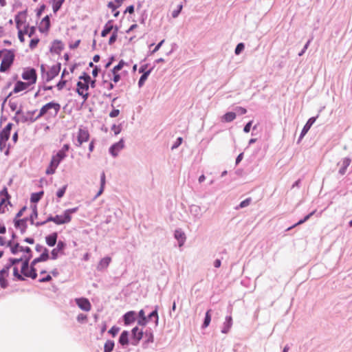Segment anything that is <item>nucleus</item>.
<instances>
[{"label": "nucleus", "mask_w": 352, "mask_h": 352, "mask_svg": "<svg viewBox=\"0 0 352 352\" xmlns=\"http://www.w3.org/2000/svg\"><path fill=\"white\" fill-rule=\"evenodd\" d=\"M19 251H24V252L27 253V256H23V260L22 266H21V273L25 276V272L28 270L30 268V260L32 257V250L29 247H23L19 245V243H16V244L12 247L11 248V252L13 254H16Z\"/></svg>", "instance_id": "1"}, {"label": "nucleus", "mask_w": 352, "mask_h": 352, "mask_svg": "<svg viewBox=\"0 0 352 352\" xmlns=\"http://www.w3.org/2000/svg\"><path fill=\"white\" fill-rule=\"evenodd\" d=\"M6 54L3 56L2 59L1 65H0V72H6L12 65L14 60V53L12 50H4Z\"/></svg>", "instance_id": "2"}, {"label": "nucleus", "mask_w": 352, "mask_h": 352, "mask_svg": "<svg viewBox=\"0 0 352 352\" xmlns=\"http://www.w3.org/2000/svg\"><path fill=\"white\" fill-rule=\"evenodd\" d=\"M53 109L55 111V115H56L60 109V105L59 103L55 102H50L43 106L40 109L39 113L35 119L31 120L32 122H34L38 118L43 116L48 110Z\"/></svg>", "instance_id": "3"}, {"label": "nucleus", "mask_w": 352, "mask_h": 352, "mask_svg": "<svg viewBox=\"0 0 352 352\" xmlns=\"http://www.w3.org/2000/svg\"><path fill=\"white\" fill-rule=\"evenodd\" d=\"M89 139V133L85 128H80L77 135V142L75 143L76 146H80L82 143L86 142Z\"/></svg>", "instance_id": "4"}, {"label": "nucleus", "mask_w": 352, "mask_h": 352, "mask_svg": "<svg viewBox=\"0 0 352 352\" xmlns=\"http://www.w3.org/2000/svg\"><path fill=\"white\" fill-rule=\"evenodd\" d=\"M23 79L29 80L30 85L36 83L37 79L36 72L34 68L28 69L22 74Z\"/></svg>", "instance_id": "5"}, {"label": "nucleus", "mask_w": 352, "mask_h": 352, "mask_svg": "<svg viewBox=\"0 0 352 352\" xmlns=\"http://www.w3.org/2000/svg\"><path fill=\"white\" fill-rule=\"evenodd\" d=\"M60 70V63L52 66L49 71L45 73V80L49 82L55 78L59 74Z\"/></svg>", "instance_id": "6"}, {"label": "nucleus", "mask_w": 352, "mask_h": 352, "mask_svg": "<svg viewBox=\"0 0 352 352\" xmlns=\"http://www.w3.org/2000/svg\"><path fill=\"white\" fill-rule=\"evenodd\" d=\"M124 147V142L123 139H121L118 142L113 144L109 148V153L113 157H116L118 155V153L123 149Z\"/></svg>", "instance_id": "7"}, {"label": "nucleus", "mask_w": 352, "mask_h": 352, "mask_svg": "<svg viewBox=\"0 0 352 352\" xmlns=\"http://www.w3.org/2000/svg\"><path fill=\"white\" fill-rule=\"evenodd\" d=\"M137 313L135 311H129L124 314L122 320L126 326L131 325L134 323L137 318Z\"/></svg>", "instance_id": "8"}, {"label": "nucleus", "mask_w": 352, "mask_h": 352, "mask_svg": "<svg viewBox=\"0 0 352 352\" xmlns=\"http://www.w3.org/2000/svg\"><path fill=\"white\" fill-rule=\"evenodd\" d=\"M158 319L157 307H155V309L153 311L146 316V324L153 323L155 325H157Z\"/></svg>", "instance_id": "9"}, {"label": "nucleus", "mask_w": 352, "mask_h": 352, "mask_svg": "<svg viewBox=\"0 0 352 352\" xmlns=\"http://www.w3.org/2000/svg\"><path fill=\"white\" fill-rule=\"evenodd\" d=\"M66 247V244L63 241H58L56 248H54L52 252V259H56L58 258V253L62 252Z\"/></svg>", "instance_id": "10"}, {"label": "nucleus", "mask_w": 352, "mask_h": 352, "mask_svg": "<svg viewBox=\"0 0 352 352\" xmlns=\"http://www.w3.org/2000/svg\"><path fill=\"white\" fill-rule=\"evenodd\" d=\"M316 118L317 117H311L310 118L308 121L307 122V123L305 124V125L304 126L302 131H301V133L300 135V137H299V140L298 141H300L305 135L306 133L308 132V131L310 129V128L311 127V126L314 124V123L316 122Z\"/></svg>", "instance_id": "11"}, {"label": "nucleus", "mask_w": 352, "mask_h": 352, "mask_svg": "<svg viewBox=\"0 0 352 352\" xmlns=\"http://www.w3.org/2000/svg\"><path fill=\"white\" fill-rule=\"evenodd\" d=\"M143 331H130V343L135 345L142 339Z\"/></svg>", "instance_id": "12"}, {"label": "nucleus", "mask_w": 352, "mask_h": 352, "mask_svg": "<svg viewBox=\"0 0 352 352\" xmlns=\"http://www.w3.org/2000/svg\"><path fill=\"white\" fill-rule=\"evenodd\" d=\"M28 220V218H23L21 219H14V226L16 228L21 229V232L22 234L25 232L26 228H27V224L26 222Z\"/></svg>", "instance_id": "13"}, {"label": "nucleus", "mask_w": 352, "mask_h": 352, "mask_svg": "<svg viewBox=\"0 0 352 352\" xmlns=\"http://www.w3.org/2000/svg\"><path fill=\"white\" fill-rule=\"evenodd\" d=\"M76 303L83 311H88L91 309V304L87 298H82L76 299Z\"/></svg>", "instance_id": "14"}, {"label": "nucleus", "mask_w": 352, "mask_h": 352, "mask_svg": "<svg viewBox=\"0 0 352 352\" xmlns=\"http://www.w3.org/2000/svg\"><path fill=\"white\" fill-rule=\"evenodd\" d=\"M49 251L47 248H45L44 252L40 255V256L34 258L32 261V265H36L38 263L46 261L49 259Z\"/></svg>", "instance_id": "15"}, {"label": "nucleus", "mask_w": 352, "mask_h": 352, "mask_svg": "<svg viewBox=\"0 0 352 352\" xmlns=\"http://www.w3.org/2000/svg\"><path fill=\"white\" fill-rule=\"evenodd\" d=\"M64 45L60 41L55 40L52 43V46L50 48V51L53 53L59 54L60 52L63 50Z\"/></svg>", "instance_id": "16"}, {"label": "nucleus", "mask_w": 352, "mask_h": 352, "mask_svg": "<svg viewBox=\"0 0 352 352\" xmlns=\"http://www.w3.org/2000/svg\"><path fill=\"white\" fill-rule=\"evenodd\" d=\"M174 236L178 241L179 246L182 247L186 241V235L184 232L181 229L176 230L175 231Z\"/></svg>", "instance_id": "17"}, {"label": "nucleus", "mask_w": 352, "mask_h": 352, "mask_svg": "<svg viewBox=\"0 0 352 352\" xmlns=\"http://www.w3.org/2000/svg\"><path fill=\"white\" fill-rule=\"evenodd\" d=\"M71 216L56 215L54 217V223L57 225L67 223L71 221Z\"/></svg>", "instance_id": "18"}, {"label": "nucleus", "mask_w": 352, "mask_h": 352, "mask_svg": "<svg viewBox=\"0 0 352 352\" xmlns=\"http://www.w3.org/2000/svg\"><path fill=\"white\" fill-rule=\"evenodd\" d=\"M137 322L140 327H145L146 325V315L144 309H141L138 314H137Z\"/></svg>", "instance_id": "19"}, {"label": "nucleus", "mask_w": 352, "mask_h": 352, "mask_svg": "<svg viewBox=\"0 0 352 352\" xmlns=\"http://www.w3.org/2000/svg\"><path fill=\"white\" fill-rule=\"evenodd\" d=\"M58 239V233L57 232H53L50 235H47L45 236V241L47 245L50 247H54L56 242Z\"/></svg>", "instance_id": "20"}, {"label": "nucleus", "mask_w": 352, "mask_h": 352, "mask_svg": "<svg viewBox=\"0 0 352 352\" xmlns=\"http://www.w3.org/2000/svg\"><path fill=\"white\" fill-rule=\"evenodd\" d=\"M190 212L197 219H199L202 215L201 207L195 204H192L190 206Z\"/></svg>", "instance_id": "21"}, {"label": "nucleus", "mask_w": 352, "mask_h": 352, "mask_svg": "<svg viewBox=\"0 0 352 352\" xmlns=\"http://www.w3.org/2000/svg\"><path fill=\"white\" fill-rule=\"evenodd\" d=\"M111 258L109 256H106V257L102 258L97 265V270L98 271H102V270L106 269L109 266V263H111Z\"/></svg>", "instance_id": "22"}, {"label": "nucleus", "mask_w": 352, "mask_h": 352, "mask_svg": "<svg viewBox=\"0 0 352 352\" xmlns=\"http://www.w3.org/2000/svg\"><path fill=\"white\" fill-rule=\"evenodd\" d=\"M29 86H30V83L24 82L20 81V80L17 81L14 86L13 92L19 93L21 91L26 89Z\"/></svg>", "instance_id": "23"}, {"label": "nucleus", "mask_w": 352, "mask_h": 352, "mask_svg": "<svg viewBox=\"0 0 352 352\" xmlns=\"http://www.w3.org/2000/svg\"><path fill=\"white\" fill-rule=\"evenodd\" d=\"M113 21L109 20L107 21V23L105 24L104 29L102 30L101 32V36L102 37H105L108 34L111 32V31L115 28L113 27L112 24Z\"/></svg>", "instance_id": "24"}, {"label": "nucleus", "mask_w": 352, "mask_h": 352, "mask_svg": "<svg viewBox=\"0 0 352 352\" xmlns=\"http://www.w3.org/2000/svg\"><path fill=\"white\" fill-rule=\"evenodd\" d=\"M351 160L349 157H345L342 161V166L339 170V173L342 175H344L347 167L350 165Z\"/></svg>", "instance_id": "25"}, {"label": "nucleus", "mask_w": 352, "mask_h": 352, "mask_svg": "<svg viewBox=\"0 0 352 352\" xmlns=\"http://www.w3.org/2000/svg\"><path fill=\"white\" fill-rule=\"evenodd\" d=\"M130 331H123L120 337L119 342L122 345L127 344L130 342L129 336H130Z\"/></svg>", "instance_id": "26"}, {"label": "nucleus", "mask_w": 352, "mask_h": 352, "mask_svg": "<svg viewBox=\"0 0 352 352\" xmlns=\"http://www.w3.org/2000/svg\"><path fill=\"white\" fill-rule=\"evenodd\" d=\"M25 274V276L30 277L32 279H36L37 277L36 270L35 268V265H32L30 264V270H28Z\"/></svg>", "instance_id": "27"}, {"label": "nucleus", "mask_w": 352, "mask_h": 352, "mask_svg": "<svg viewBox=\"0 0 352 352\" xmlns=\"http://www.w3.org/2000/svg\"><path fill=\"white\" fill-rule=\"evenodd\" d=\"M153 68L152 67L150 69H148V71H146V72H144V74H142V75L140 76V78L139 79V81H138V86H139V87H141L143 86V85L144 84L145 81L148 78V76L151 73V71L153 70Z\"/></svg>", "instance_id": "28"}, {"label": "nucleus", "mask_w": 352, "mask_h": 352, "mask_svg": "<svg viewBox=\"0 0 352 352\" xmlns=\"http://www.w3.org/2000/svg\"><path fill=\"white\" fill-rule=\"evenodd\" d=\"M43 194H44L43 191H40L38 192L32 193L31 195L30 201L32 203L38 202L41 200V199L42 198Z\"/></svg>", "instance_id": "29"}, {"label": "nucleus", "mask_w": 352, "mask_h": 352, "mask_svg": "<svg viewBox=\"0 0 352 352\" xmlns=\"http://www.w3.org/2000/svg\"><path fill=\"white\" fill-rule=\"evenodd\" d=\"M76 85V92L78 95H82L80 91H82L83 90L87 91L89 89V85H87V83L82 82L81 81H78Z\"/></svg>", "instance_id": "30"}, {"label": "nucleus", "mask_w": 352, "mask_h": 352, "mask_svg": "<svg viewBox=\"0 0 352 352\" xmlns=\"http://www.w3.org/2000/svg\"><path fill=\"white\" fill-rule=\"evenodd\" d=\"M315 213V211H313L311 212V213H309V214L306 215L303 219H300L299 221H298L296 223H295L294 225H293L291 227H289L287 230H290L291 229H292L293 228L298 226V225H301L303 223H305V221H307L308 219H309V218Z\"/></svg>", "instance_id": "31"}, {"label": "nucleus", "mask_w": 352, "mask_h": 352, "mask_svg": "<svg viewBox=\"0 0 352 352\" xmlns=\"http://www.w3.org/2000/svg\"><path fill=\"white\" fill-rule=\"evenodd\" d=\"M235 118H236V113L234 112H228L223 117V120L227 122H232Z\"/></svg>", "instance_id": "32"}, {"label": "nucleus", "mask_w": 352, "mask_h": 352, "mask_svg": "<svg viewBox=\"0 0 352 352\" xmlns=\"http://www.w3.org/2000/svg\"><path fill=\"white\" fill-rule=\"evenodd\" d=\"M210 311L211 310H208L206 313L205 318H204V322H203L202 327H201L203 329L206 328L210 322V320H211V315L210 314Z\"/></svg>", "instance_id": "33"}, {"label": "nucleus", "mask_w": 352, "mask_h": 352, "mask_svg": "<svg viewBox=\"0 0 352 352\" xmlns=\"http://www.w3.org/2000/svg\"><path fill=\"white\" fill-rule=\"evenodd\" d=\"M114 347V343L112 341H107L104 346V352H111Z\"/></svg>", "instance_id": "34"}, {"label": "nucleus", "mask_w": 352, "mask_h": 352, "mask_svg": "<svg viewBox=\"0 0 352 352\" xmlns=\"http://www.w3.org/2000/svg\"><path fill=\"white\" fill-rule=\"evenodd\" d=\"M23 260V257H21L19 258H10L9 259V263L6 265L7 266H9V268L14 265H16L21 262Z\"/></svg>", "instance_id": "35"}, {"label": "nucleus", "mask_w": 352, "mask_h": 352, "mask_svg": "<svg viewBox=\"0 0 352 352\" xmlns=\"http://www.w3.org/2000/svg\"><path fill=\"white\" fill-rule=\"evenodd\" d=\"M37 217H38V212H37L36 206H34V207L32 208V213L30 215V218L28 219L30 220L31 224H32V225L34 224V219L37 218Z\"/></svg>", "instance_id": "36"}, {"label": "nucleus", "mask_w": 352, "mask_h": 352, "mask_svg": "<svg viewBox=\"0 0 352 352\" xmlns=\"http://www.w3.org/2000/svg\"><path fill=\"white\" fill-rule=\"evenodd\" d=\"M118 31V28L117 26H116L113 34H111V36L109 38V45H112L116 41L117 36H117Z\"/></svg>", "instance_id": "37"}, {"label": "nucleus", "mask_w": 352, "mask_h": 352, "mask_svg": "<svg viewBox=\"0 0 352 352\" xmlns=\"http://www.w3.org/2000/svg\"><path fill=\"white\" fill-rule=\"evenodd\" d=\"M13 275L18 280L23 281L25 280L23 276H22L19 273V270L16 267H14L13 268Z\"/></svg>", "instance_id": "38"}, {"label": "nucleus", "mask_w": 352, "mask_h": 352, "mask_svg": "<svg viewBox=\"0 0 352 352\" xmlns=\"http://www.w3.org/2000/svg\"><path fill=\"white\" fill-rule=\"evenodd\" d=\"M25 12H19L17 15L15 16V22L16 25L17 29H20L21 25L23 23V21L21 19L20 15L25 14Z\"/></svg>", "instance_id": "39"}, {"label": "nucleus", "mask_w": 352, "mask_h": 352, "mask_svg": "<svg viewBox=\"0 0 352 352\" xmlns=\"http://www.w3.org/2000/svg\"><path fill=\"white\" fill-rule=\"evenodd\" d=\"M64 2L65 0H57L53 6L54 12L56 13L58 10H59Z\"/></svg>", "instance_id": "40"}, {"label": "nucleus", "mask_w": 352, "mask_h": 352, "mask_svg": "<svg viewBox=\"0 0 352 352\" xmlns=\"http://www.w3.org/2000/svg\"><path fill=\"white\" fill-rule=\"evenodd\" d=\"M232 319L231 316H227L226 318V321L224 322V329L223 330H228L232 327Z\"/></svg>", "instance_id": "41"}, {"label": "nucleus", "mask_w": 352, "mask_h": 352, "mask_svg": "<svg viewBox=\"0 0 352 352\" xmlns=\"http://www.w3.org/2000/svg\"><path fill=\"white\" fill-rule=\"evenodd\" d=\"M10 133L4 131L0 132V140L7 142L10 138Z\"/></svg>", "instance_id": "42"}, {"label": "nucleus", "mask_w": 352, "mask_h": 352, "mask_svg": "<svg viewBox=\"0 0 352 352\" xmlns=\"http://www.w3.org/2000/svg\"><path fill=\"white\" fill-rule=\"evenodd\" d=\"M244 48H245V45H244V43H239L236 45V48H235V50H234V53H235V54H236V55H239V54H240L243 51Z\"/></svg>", "instance_id": "43"}, {"label": "nucleus", "mask_w": 352, "mask_h": 352, "mask_svg": "<svg viewBox=\"0 0 352 352\" xmlns=\"http://www.w3.org/2000/svg\"><path fill=\"white\" fill-rule=\"evenodd\" d=\"M90 76L85 72H83L82 74L80 76H79V79L82 80L84 81V83H87V85H89L90 82Z\"/></svg>", "instance_id": "44"}, {"label": "nucleus", "mask_w": 352, "mask_h": 352, "mask_svg": "<svg viewBox=\"0 0 352 352\" xmlns=\"http://www.w3.org/2000/svg\"><path fill=\"white\" fill-rule=\"evenodd\" d=\"M111 129L112 131H113L114 135H117L121 132L122 126H121V124H119V125L113 124Z\"/></svg>", "instance_id": "45"}, {"label": "nucleus", "mask_w": 352, "mask_h": 352, "mask_svg": "<svg viewBox=\"0 0 352 352\" xmlns=\"http://www.w3.org/2000/svg\"><path fill=\"white\" fill-rule=\"evenodd\" d=\"M60 162H61V160H59L58 158L56 157L55 155H54V156H52L51 162H50L51 166H53L54 168H56Z\"/></svg>", "instance_id": "46"}, {"label": "nucleus", "mask_w": 352, "mask_h": 352, "mask_svg": "<svg viewBox=\"0 0 352 352\" xmlns=\"http://www.w3.org/2000/svg\"><path fill=\"white\" fill-rule=\"evenodd\" d=\"M183 8V6L182 4H179L178 6H177V10H175L173 11L172 12V16L173 18H177L179 14H180Z\"/></svg>", "instance_id": "47"}, {"label": "nucleus", "mask_w": 352, "mask_h": 352, "mask_svg": "<svg viewBox=\"0 0 352 352\" xmlns=\"http://www.w3.org/2000/svg\"><path fill=\"white\" fill-rule=\"evenodd\" d=\"M67 185H65L64 186H63L61 188H60L57 192H56V196L58 197V198H61L64 196L65 193V191H66V189H67Z\"/></svg>", "instance_id": "48"}, {"label": "nucleus", "mask_w": 352, "mask_h": 352, "mask_svg": "<svg viewBox=\"0 0 352 352\" xmlns=\"http://www.w3.org/2000/svg\"><path fill=\"white\" fill-rule=\"evenodd\" d=\"M1 195H4L5 196V199H6V202L7 201L8 204H10V202L9 201V199L10 198V195L8 194V190L6 188H4L1 191Z\"/></svg>", "instance_id": "49"}, {"label": "nucleus", "mask_w": 352, "mask_h": 352, "mask_svg": "<svg viewBox=\"0 0 352 352\" xmlns=\"http://www.w3.org/2000/svg\"><path fill=\"white\" fill-rule=\"evenodd\" d=\"M251 198H247L246 199L243 200V201H241L239 206V207L240 208H245V207H247L248 206L250 203H251Z\"/></svg>", "instance_id": "50"}, {"label": "nucleus", "mask_w": 352, "mask_h": 352, "mask_svg": "<svg viewBox=\"0 0 352 352\" xmlns=\"http://www.w3.org/2000/svg\"><path fill=\"white\" fill-rule=\"evenodd\" d=\"M182 141H183L182 138L179 137V138L176 140L175 142V143L173 144V146H171V149H172V150H174V149H175V148H178V147L182 144Z\"/></svg>", "instance_id": "51"}, {"label": "nucleus", "mask_w": 352, "mask_h": 352, "mask_svg": "<svg viewBox=\"0 0 352 352\" xmlns=\"http://www.w3.org/2000/svg\"><path fill=\"white\" fill-rule=\"evenodd\" d=\"M0 286L3 289L6 288L8 286V283L6 279V276H0Z\"/></svg>", "instance_id": "52"}, {"label": "nucleus", "mask_w": 352, "mask_h": 352, "mask_svg": "<svg viewBox=\"0 0 352 352\" xmlns=\"http://www.w3.org/2000/svg\"><path fill=\"white\" fill-rule=\"evenodd\" d=\"M9 266L6 265L2 270H0V276H8L9 274Z\"/></svg>", "instance_id": "53"}, {"label": "nucleus", "mask_w": 352, "mask_h": 352, "mask_svg": "<svg viewBox=\"0 0 352 352\" xmlns=\"http://www.w3.org/2000/svg\"><path fill=\"white\" fill-rule=\"evenodd\" d=\"M19 30V32H18V37H19V39L21 42H24V34H27L28 32L27 30H25L24 32L22 31L21 29H18Z\"/></svg>", "instance_id": "54"}, {"label": "nucleus", "mask_w": 352, "mask_h": 352, "mask_svg": "<svg viewBox=\"0 0 352 352\" xmlns=\"http://www.w3.org/2000/svg\"><path fill=\"white\" fill-rule=\"evenodd\" d=\"M39 42V39L38 38H32L30 42V47L31 49H34L36 47V45H38Z\"/></svg>", "instance_id": "55"}, {"label": "nucleus", "mask_w": 352, "mask_h": 352, "mask_svg": "<svg viewBox=\"0 0 352 352\" xmlns=\"http://www.w3.org/2000/svg\"><path fill=\"white\" fill-rule=\"evenodd\" d=\"M56 157L58 158L59 160H63L65 157L66 154L61 151L60 150L58 151V152L55 155Z\"/></svg>", "instance_id": "56"}, {"label": "nucleus", "mask_w": 352, "mask_h": 352, "mask_svg": "<svg viewBox=\"0 0 352 352\" xmlns=\"http://www.w3.org/2000/svg\"><path fill=\"white\" fill-rule=\"evenodd\" d=\"M66 82H67V80H60L58 84L56 85V87L58 88V90H61L63 89V87H65V85H66Z\"/></svg>", "instance_id": "57"}, {"label": "nucleus", "mask_w": 352, "mask_h": 352, "mask_svg": "<svg viewBox=\"0 0 352 352\" xmlns=\"http://www.w3.org/2000/svg\"><path fill=\"white\" fill-rule=\"evenodd\" d=\"M77 210H78V208L67 209L64 212V214H65V216H71L70 214L72 213L76 212L77 211Z\"/></svg>", "instance_id": "58"}, {"label": "nucleus", "mask_w": 352, "mask_h": 352, "mask_svg": "<svg viewBox=\"0 0 352 352\" xmlns=\"http://www.w3.org/2000/svg\"><path fill=\"white\" fill-rule=\"evenodd\" d=\"M56 169V168H54L53 166H51V164H50L49 167L45 170V173L47 175L54 174L55 173Z\"/></svg>", "instance_id": "59"}, {"label": "nucleus", "mask_w": 352, "mask_h": 352, "mask_svg": "<svg viewBox=\"0 0 352 352\" xmlns=\"http://www.w3.org/2000/svg\"><path fill=\"white\" fill-rule=\"evenodd\" d=\"M43 22H44L45 23L46 29L48 30L50 26V16L48 15L45 16L43 19Z\"/></svg>", "instance_id": "60"}, {"label": "nucleus", "mask_w": 352, "mask_h": 352, "mask_svg": "<svg viewBox=\"0 0 352 352\" xmlns=\"http://www.w3.org/2000/svg\"><path fill=\"white\" fill-rule=\"evenodd\" d=\"M310 43H311V40H309V41L307 42V43L305 45V46H304V47L302 48V50H301V52L298 53V56H302V55L305 54V51L307 50V49L308 48V47H309V44H310Z\"/></svg>", "instance_id": "61"}, {"label": "nucleus", "mask_w": 352, "mask_h": 352, "mask_svg": "<svg viewBox=\"0 0 352 352\" xmlns=\"http://www.w3.org/2000/svg\"><path fill=\"white\" fill-rule=\"evenodd\" d=\"M252 121H250L249 122H248L244 128H243V131L245 133H249L250 131V129H251V126H252Z\"/></svg>", "instance_id": "62"}, {"label": "nucleus", "mask_w": 352, "mask_h": 352, "mask_svg": "<svg viewBox=\"0 0 352 352\" xmlns=\"http://www.w3.org/2000/svg\"><path fill=\"white\" fill-rule=\"evenodd\" d=\"M120 114L119 109H113L109 113V116L111 118H116Z\"/></svg>", "instance_id": "63"}, {"label": "nucleus", "mask_w": 352, "mask_h": 352, "mask_svg": "<svg viewBox=\"0 0 352 352\" xmlns=\"http://www.w3.org/2000/svg\"><path fill=\"white\" fill-rule=\"evenodd\" d=\"M124 65H125V62L123 60H121L119 62V63L114 67L115 69L120 71V69H122V67H124Z\"/></svg>", "instance_id": "64"}]
</instances>
